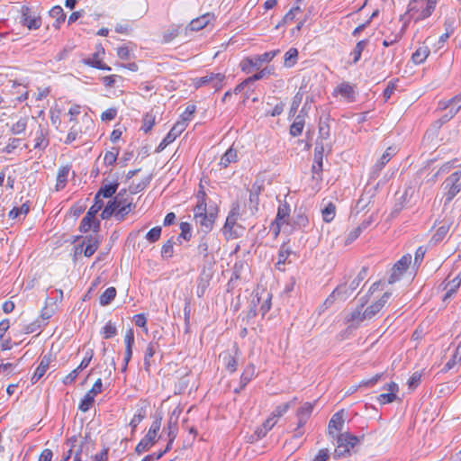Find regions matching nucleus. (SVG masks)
<instances>
[{
    "label": "nucleus",
    "instance_id": "20e7f679",
    "mask_svg": "<svg viewBox=\"0 0 461 461\" xmlns=\"http://www.w3.org/2000/svg\"><path fill=\"white\" fill-rule=\"evenodd\" d=\"M114 199L117 203V207L119 208L116 213V220L122 221L125 219L126 215H128L135 207V203H133V198L128 194L125 189L121 190L115 196Z\"/></svg>",
    "mask_w": 461,
    "mask_h": 461
},
{
    "label": "nucleus",
    "instance_id": "0e129e2a",
    "mask_svg": "<svg viewBox=\"0 0 461 461\" xmlns=\"http://www.w3.org/2000/svg\"><path fill=\"white\" fill-rule=\"evenodd\" d=\"M313 405L311 402H304L302 407L297 411V415H302L305 418H309L312 412Z\"/></svg>",
    "mask_w": 461,
    "mask_h": 461
},
{
    "label": "nucleus",
    "instance_id": "a19ab883",
    "mask_svg": "<svg viewBox=\"0 0 461 461\" xmlns=\"http://www.w3.org/2000/svg\"><path fill=\"white\" fill-rule=\"evenodd\" d=\"M255 374V367L253 365H249L243 371L240 376V389H244L245 386L250 382Z\"/></svg>",
    "mask_w": 461,
    "mask_h": 461
},
{
    "label": "nucleus",
    "instance_id": "cd10ccee",
    "mask_svg": "<svg viewBox=\"0 0 461 461\" xmlns=\"http://www.w3.org/2000/svg\"><path fill=\"white\" fill-rule=\"evenodd\" d=\"M118 210H119V208L117 207L116 201L113 197L112 200H110L107 203V204L103 209V211L101 212V218L103 220H108L112 216H114V218L116 219V213H117Z\"/></svg>",
    "mask_w": 461,
    "mask_h": 461
},
{
    "label": "nucleus",
    "instance_id": "c756f323",
    "mask_svg": "<svg viewBox=\"0 0 461 461\" xmlns=\"http://www.w3.org/2000/svg\"><path fill=\"white\" fill-rule=\"evenodd\" d=\"M158 348V342L151 341L150 343H149L144 355V368L146 371L149 370L151 365V358L155 355Z\"/></svg>",
    "mask_w": 461,
    "mask_h": 461
},
{
    "label": "nucleus",
    "instance_id": "0eeeda50",
    "mask_svg": "<svg viewBox=\"0 0 461 461\" xmlns=\"http://www.w3.org/2000/svg\"><path fill=\"white\" fill-rule=\"evenodd\" d=\"M225 78L226 77L222 73L211 72L200 78H197L195 81V86L198 88L203 86H210L215 91H219L222 88Z\"/></svg>",
    "mask_w": 461,
    "mask_h": 461
},
{
    "label": "nucleus",
    "instance_id": "393cba45",
    "mask_svg": "<svg viewBox=\"0 0 461 461\" xmlns=\"http://www.w3.org/2000/svg\"><path fill=\"white\" fill-rule=\"evenodd\" d=\"M50 363V357L44 356L41 358L40 365L38 366V367L36 368V370L34 371V373L32 376V382L33 384L37 383L44 375V374L46 373V371L49 368Z\"/></svg>",
    "mask_w": 461,
    "mask_h": 461
},
{
    "label": "nucleus",
    "instance_id": "e2e57ef3",
    "mask_svg": "<svg viewBox=\"0 0 461 461\" xmlns=\"http://www.w3.org/2000/svg\"><path fill=\"white\" fill-rule=\"evenodd\" d=\"M421 381V375L419 372H414L408 380L409 389L414 390Z\"/></svg>",
    "mask_w": 461,
    "mask_h": 461
},
{
    "label": "nucleus",
    "instance_id": "c9c22d12",
    "mask_svg": "<svg viewBox=\"0 0 461 461\" xmlns=\"http://www.w3.org/2000/svg\"><path fill=\"white\" fill-rule=\"evenodd\" d=\"M298 50L295 48H290L285 54L284 66L285 68H292L297 63Z\"/></svg>",
    "mask_w": 461,
    "mask_h": 461
},
{
    "label": "nucleus",
    "instance_id": "f8f14e48",
    "mask_svg": "<svg viewBox=\"0 0 461 461\" xmlns=\"http://www.w3.org/2000/svg\"><path fill=\"white\" fill-rule=\"evenodd\" d=\"M99 247V240L96 236L89 235L85 237L82 244L76 248V252H84L86 257H91L95 254Z\"/></svg>",
    "mask_w": 461,
    "mask_h": 461
},
{
    "label": "nucleus",
    "instance_id": "37998d69",
    "mask_svg": "<svg viewBox=\"0 0 461 461\" xmlns=\"http://www.w3.org/2000/svg\"><path fill=\"white\" fill-rule=\"evenodd\" d=\"M296 401V398H294L293 401L288 402L286 403L278 405L271 413V416L274 417L276 420L278 418L282 417L287 411L291 408L292 404Z\"/></svg>",
    "mask_w": 461,
    "mask_h": 461
},
{
    "label": "nucleus",
    "instance_id": "7ed1b4c3",
    "mask_svg": "<svg viewBox=\"0 0 461 461\" xmlns=\"http://www.w3.org/2000/svg\"><path fill=\"white\" fill-rule=\"evenodd\" d=\"M445 204L449 203L461 192V169L455 171L443 182Z\"/></svg>",
    "mask_w": 461,
    "mask_h": 461
},
{
    "label": "nucleus",
    "instance_id": "5fc2aeb1",
    "mask_svg": "<svg viewBox=\"0 0 461 461\" xmlns=\"http://www.w3.org/2000/svg\"><path fill=\"white\" fill-rule=\"evenodd\" d=\"M83 133L82 130L78 128L76 124H74L66 138L65 143L70 144L74 140H76L81 134Z\"/></svg>",
    "mask_w": 461,
    "mask_h": 461
},
{
    "label": "nucleus",
    "instance_id": "ddd939ff",
    "mask_svg": "<svg viewBox=\"0 0 461 461\" xmlns=\"http://www.w3.org/2000/svg\"><path fill=\"white\" fill-rule=\"evenodd\" d=\"M22 23L29 30H37L41 26V18L32 13L29 7H23Z\"/></svg>",
    "mask_w": 461,
    "mask_h": 461
},
{
    "label": "nucleus",
    "instance_id": "338daca9",
    "mask_svg": "<svg viewBox=\"0 0 461 461\" xmlns=\"http://www.w3.org/2000/svg\"><path fill=\"white\" fill-rule=\"evenodd\" d=\"M173 242L171 240H167L161 249V256L163 258H171L173 256Z\"/></svg>",
    "mask_w": 461,
    "mask_h": 461
},
{
    "label": "nucleus",
    "instance_id": "f3484780",
    "mask_svg": "<svg viewBox=\"0 0 461 461\" xmlns=\"http://www.w3.org/2000/svg\"><path fill=\"white\" fill-rule=\"evenodd\" d=\"M119 187V183L115 180L112 183L103 182L100 189L95 196V200H103V198H112Z\"/></svg>",
    "mask_w": 461,
    "mask_h": 461
},
{
    "label": "nucleus",
    "instance_id": "c85d7f7f",
    "mask_svg": "<svg viewBox=\"0 0 461 461\" xmlns=\"http://www.w3.org/2000/svg\"><path fill=\"white\" fill-rule=\"evenodd\" d=\"M309 225V219L308 216L305 214L304 212L302 211V209H299L294 212V215L293 217V226L294 228H306Z\"/></svg>",
    "mask_w": 461,
    "mask_h": 461
},
{
    "label": "nucleus",
    "instance_id": "9b49d317",
    "mask_svg": "<svg viewBox=\"0 0 461 461\" xmlns=\"http://www.w3.org/2000/svg\"><path fill=\"white\" fill-rule=\"evenodd\" d=\"M323 152L324 146L322 143L317 142L314 149V158L312 167V178L321 180V172L323 167Z\"/></svg>",
    "mask_w": 461,
    "mask_h": 461
},
{
    "label": "nucleus",
    "instance_id": "c03bdc74",
    "mask_svg": "<svg viewBox=\"0 0 461 461\" xmlns=\"http://www.w3.org/2000/svg\"><path fill=\"white\" fill-rule=\"evenodd\" d=\"M155 122H156V116L154 114H152L151 113H147L146 114H144V116L142 118L141 130L146 133L149 132V131H151L152 127L154 126Z\"/></svg>",
    "mask_w": 461,
    "mask_h": 461
},
{
    "label": "nucleus",
    "instance_id": "423d86ee",
    "mask_svg": "<svg viewBox=\"0 0 461 461\" xmlns=\"http://www.w3.org/2000/svg\"><path fill=\"white\" fill-rule=\"evenodd\" d=\"M436 2L432 0H416L413 4H411L410 12L411 15L414 16V10L418 13L415 16L416 20H422L431 15L435 9Z\"/></svg>",
    "mask_w": 461,
    "mask_h": 461
},
{
    "label": "nucleus",
    "instance_id": "aec40b11",
    "mask_svg": "<svg viewBox=\"0 0 461 461\" xmlns=\"http://www.w3.org/2000/svg\"><path fill=\"white\" fill-rule=\"evenodd\" d=\"M104 53V49L100 47V49L95 52L91 58L86 59L84 62L86 65H89L93 68L101 69V70H107L110 71L111 68L107 66L106 64L103 63L100 55Z\"/></svg>",
    "mask_w": 461,
    "mask_h": 461
},
{
    "label": "nucleus",
    "instance_id": "bb28decb",
    "mask_svg": "<svg viewBox=\"0 0 461 461\" xmlns=\"http://www.w3.org/2000/svg\"><path fill=\"white\" fill-rule=\"evenodd\" d=\"M238 153L237 150L232 147L227 149V151L221 156L220 160V166L223 168L229 167L230 164L237 162Z\"/></svg>",
    "mask_w": 461,
    "mask_h": 461
},
{
    "label": "nucleus",
    "instance_id": "e433bc0d",
    "mask_svg": "<svg viewBox=\"0 0 461 461\" xmlns=\"http://www.w3.org/2000/svg\"><path fill=\"white\" fill-rule=\"evenodd\" d=\"M116 289L113 286L108 287L99 298L100 304L102 306L109 305L116 296Z\"/></svg>",
    "mask_w": 461,
    "mask_h": 461
},
{
    "label": "nucleus",
    "instance_id": "69168bd1",
    "mask_svg": "<svg viewBox=\"0 0 461 461\" xmlns=\"http://www.w3.org/2000/svg\"><path fill=\"white\" fill-rule=\"evenodd\" d=\"M338 92L341 95L346 96V97H350L354 94L353 87L347 83H343V84L339 85L338 86Z\"/></svg>",
    "mask_w": 461,
    "mask_h": 461
},
{
    "label": "nucleus",
    "instance_id": "680f3d73",
    "mask_svg": "<svg viewBox=\"0 0 461 461\" xmlns=\"http://www.w3.org/2000/svg\"><path fill=\"white\" fill-rule=\"evenodd\" d=\"M26 125H27L26 120L21 119L12 126L11 131L14 134H21L22 132H23L25 131Z\"/></svg>",
    "mask_w": 461,
    "mask_h": 461
},
{
    "label": "nucleus",
    "instance_id": "2f4dec72",
    "mask_svg": "<svg viewBox=\"0 0 461 461\" xmlns=\"http://www.w3.org/2000/svg\"><path fill=\"white\" fill-rule=\"evenodd\" d=\"M305 121L301 116H294V121L291 124L289 133L293 137H298L303 133Z\"/></svg>",
    "mask_w": 461,
    "mask_h": 461
},
{
    "label": "nucleus",
    "instance_id": "9d476101",
    "mask_svg": "<svg viewBox=\"0 0 461 461\" xmlns=\"http://www.w3.org/2000/svg\"><path fill=\"white\" fill-rule=\"evenodd\" d=\"M411 262V256L410 254L402 256L393 267L388 284H393L400 280L401 276L407 270Z\"/></svg>",
    "mask_w": 461,
    "mask_h": 461
},
{
    "label": "nucleus",
    "instance_id": "473e14b6",
    "mask_svg": "<svg viewBox=\"0 0 461 461\" xmlns=\"http://www.w3.org/2000/svg\"><path fill=\"white\" fill-rule=\"evenodd\" d=\"M429 52V49L427 46H420L412 53L411 60L415 64H421L426 60Z\"/></svg>",
    "mask_w": 461,
    "mask_h": 461
},
{
    "label": "nucleus",
    "instance_id": "a18cd8bd",
    "mask_svg": "<svg viewBox=\"0 0 461 461\" xmlns=\"http://www.w3.org/2000/svg\"><path fill=\"white\" fill-rule=\"evenodd\" d=\"M322 219L325 222H330L336 214V206L330 203L328 205L321 211Z\"/></svg>",
    "mask_w": 461,
    "mask_h": 461
},
{
    "label": "nucleus",
    "instance_id": "de8ad7c7",
    "mask_svg": "<svg viewBox=\"0 0 461 461\" xmlns=\"http://www.w3.org/2000/svg\"><path fill=\"white\" fill-rule=\"evenodd\" d=\"M146 417V410L144 408H140L137 411V412L133 415L131 420L130 421V426L132 429V431L136 429L138 425L145 419Z\"/></svg>",
    "mask_w": 461,
    "mask_h": 461
},
{
    "label": "nucleus",
    "instance_id": "58836bf2",
    "mask_svg": "<svg viewBox=\"0 0 461 461\" xmlns=\"http://www.w3.org/2000/svg\"><path fill=\"white\" fill-rule=\"evenodd\" d=\"M239 217V205H236L231 209L229 215L227 216L223 229L225 230H231Z\"/></svg>",
    "mask_w": 461,
    "mask_h": 461
},
{
    "label": "nucleus",
    "instance_id": "4468645a",
    "mask_svg": "<svg viewBox=\"0 0 461 461\" xmlns=\"http://www.w3.org/2000/svg\"><path fill=\"white\" fill-rule=\"evenodd\" d=\"M366 303V300H365L359 307H357L356 310L348 313L346 317V321L348 323L350 324V326H358L361 322L365 321H369V318H366V311L364 308L365 303Z\"/></svg>",
    "mask_w": 461,
    "mask_h": 461
},
{
    "label": "nucleus",
    "instance_id": "6ab92c4d",
    "mask_svg": "<svg viewBox=\"0 0 461 461\" xmlns=\"http://www.w3.org/2000/svg\"><path fill=\"white\" fill-rule=\"evenodd\" d=\"M160 437L151 434L149 431L147 432L145 437L138 443L135 447L137 454L140 455L151 448L153 445L158 441Z\"/></svg>",
    "mask_w": 461,
    "mask_h": 461
},
{
    "label": "nucleus",
    "instance_id": "09e8293b",
    "mask_svg": "<svg viewBox=\"0 0 461 461\" xmlns=\"http://www.w3.org/2000/svg\"><path fill=\"white\" fill-rule=\"evenodd\" d=\"M274 71H275V69H274L273 67H266L263 69H261L260 71H258V73H256L253 76L249 77V81L253 83L255 81L263 79L264 77H268V76L274 74Z\"/></svg>",
    "mask_w": 461,
    "mask_h": 461
},
{
    "label": "nucleus",
    "instance_id": "4be33fe9",
    "mask_svg": "<svg viewBox=\"0 0 461 461\" xmlns=\"http://www.w3.org/2000/svg\"><path fill=\"white\" fill-rule=\"evenodd\" d=\"M344 426V419L341 412H336L329 421L328 432L333 438H336L334 431H341Z\"/></svg>",
    "mask_w": 461,
    "mask_h": 461
},
{
    "label": "nucleus",
    "instance_id": "1a4fd4ad",
    "mask_svg": "<svg viewBox=\"0 0 461 461\" xmlns=\"http://www.w3.org/2000/svg\"><path fill=\"white\" fill-rule=\"evenodd\" d=\"M187 127L185 122H176L168 133L156 149V152L159 153L164 150L170 143H172Z\"/></svg>",
    "mask_w": 461,
    "mask_h": 461
},
{
    "label": "nucleus",
    "instance_id": "a211bd4d",
    "mask_svg": "<svg viewBox=\"0 0 461 461\" xmlns=\"http://www.w3.org/2000/svg\"><path fill=\"white\" fill-rule=\"evenodd\" d=\"M215 219L216 212H209L203 215H194L195 222L201 226L202 230L205 233L212 229Z\"/></svg>",
    "mask_w": 461,
    "mask_h": 461
},
{
    "label": "nucleus",
    "instance_id": "7c9ffc66",
    "mask_svg": "<svg viewBox=\"0 0 461 461\" xmlns=\"http://www.w3.org/2000/svg\"><path fill=\"white\" fill-rule=\"evenodd\" d=\"M76 436L69 438L65 443L63 447V455L59 461H69L71 458L74 459V454L72 448L75 446Z\"/></svg>",
    "mask_w": 461,
    "mask_h": 461
},
{
    "label": "nucleus",
    "instance_id": "6e6552de",
    "mask_svg": "<svg viewBox=\"0 0 461 461\" xmlns=\"http://www.w3.org/2000/svg\"><path fill=\"white\" fill-rule=\"evenodd\" d=\"M102 379L98 378L94 384L93 387L86 393V395L80 402L78 409L83 412H86L87 411H89L95 402V397L102 392Z\"/></svg>",
    "mask_w": 461,
    "mask_h": 461
},
{
    "label": "nucleus",
    "instance_id": "412c9836",
    "mask_svg": "<svg viewBox=\"0 0 461 461\" xmlns=\"http://www.w3.org/2000/svg\"><path fill=\"white\" fill-rule=\"evenodd\" d=\"M179 413L180 411L176 414V410H174L167 420V427L164 428V431H167V438H170V441H174L177 436V420Z\"/></svg>",
    "mask_w": 461,
    "mask_h": 461
},
{
    "label": "nucleus",
    "instance_id": "79ce46f5",
    "mask_svg": "<svg viewBox=\"0 0 461 461\" xmlns=\"http://www.w3.org/2000/svg\"><path fill=\"white\" fill-rule=\"evenodd\" d=\"M367 44H368V40H362L357 43L356 47L354 48V50L351 52V56H353L352 62L354 64L358 62V60L361 58L362 51L367 46Z\"/></svg>",
    "mask_w": 461,
    "mask_h": 461
},
{
    "label": "nucleus",
    "instance_id": "6e6d98bb",
    "mask_svg": "<svg viewBox=\"0 0 461 461\" xmlns=\"http://www.w3.org/2000/svg\"><path fill=\"white\" fill-rule=\"evenodd\" d=\"M118 155L119 150L117 149H113V150L107 151L104 157V164L107 166H113L116 162Z\"/></svg>",
    "mask_w": 461,
    "mask_h": 461
},
{
    "label": "nucleus",
    "instance_id": "f257e3e1",
    "mask_svg": "<svg viewBox=\"0 0 461 461\" xmlns=\"http://www.w3.org/2000/svg\"><path fill=\"white\" fill-rule=\"evenodd\" d=\"M335 438L337 439V447L334 451V457L340 458L349 454L350 449L363 440L364 435L357 437L349 432H344L337 435Z\"/></svg>",
    "mask_w": 461,
    "mask_h": 461
},
{
    "label": "nucleus",
    "instance_id": "ea45409f",
    "mask_svg": "<svg viewBox=\"0 0 461 461\" xmlns=\"http://www.w3.org/2000/svg\"><path fill=\"white\" fill-rule=\"evenodd\" d=\"M210 22V15L205 14L191 21L189 27L191 31H200L203 29Z\"/></svg>",
    "mask_w": 461,
    "mask_h": 461
},
{
    "label": "nucleus",
    "instance_id": "72a5a7b5",
    "mask_svg": "<svg viewBox=\"0 0 461 461\" xmlns=\"http://www.w3.org/2000/svg\"><path fill=\"white\" fill-rule=\"evenodd\" d=\"M95 442L87 437H86L82 439L79 438L78 447H80V449H81L80 451H83V454L86 457L91 458V456H92L91 454L95 449Z\"/></svg>",
    "mask_w": 461,
    "mask_h": 461
},
{
    "label": "nucleus",
    "instance_id": "13d9d810",
    "mask_svg": "<svg viewBox=\"0 0 461 461\" xmlns=\"http://www.w3.org/2000/svg\"><path fill=\"white\" fill-rule=\"evenodd\" d=\"M134 341H135L134 331L131 328L126 331L125 336H124L125 350L132 351Z\"/></svg>",
    "mask_w": 461,
    "mask_h": 461
},
{
    "label": "nucleus",
    "instance_id": "4d7b16f0",
    "mask_svg": "<svg viewBox=\"0 0 461 461\" xmlns=\"http://www.w3.org/2000/svg\"><path fill=\"white\" fill-rule=\"evenodd\" d=\"M180 235L179 238H182L185 240H190L192 237V227L188 222H181L180 223Z\"/></svg>",
    "mask_w": 461,
    "mask_h": 461
},
{
    "label": "nucleus",
    "instance_id": "f03ea898",
    "mask_svg": "<svg viewBox=\"0 0 461 461\" xmlns=\"http://www.w3.org/2000/svg\"><path fill=\"white\" fill-rule=\"evenodd\" d=\"M279 52V50H275L260 55L245 58L240 62V68L243 72L249 74L254 68L258 69L263 63L270 62Z\"/></svg>",
    "mask_w": 461,
    "mask_h": 461
},
{
    "label": "nucleus",
    "instance_id": "8fccbe9b",
    "mask_svg": "<svg viewBox=\"0 0 461 461\" xmlns=\"http://www.w3.org/2000/svg\"><path fill=\"white\" fill-rule=\"evenodd\" d=\"M303 94L301 91H298L293 98L291 107L289 110V117H294L295 113L298 110L299 105L303 101Z\"/></svg>",
    "mask_w": 461,
    "mask_h": 461
},
{
    "label": "nucleus",
    "instance_id": "3c124183",
    "mask_svg": "<svg viewBox=\"0 0 461 461\" xmlns=\"http://www.w3.org/2000/svg\"><path fill=\"white\" fill-rule=\"evenodd\" d=\"M49 144L48 140L45 138L42 130L36 131L34 140V149H44Z\"/></svg>",
    "mask_w": 461,
    "mask_h": 461
},
{
    "label": "nucleus",
    "instance_id": "a878e982",
    "mask_svg": "<svg viewBox=\"0 0 461 461\" xmlns=\"http://www.w3.org/2000/svg\"><path fill=\"white\" fill-rule=\"evenodd\" d=\"M461 285V274H459L456 277H455L450 282H447L444 289L446 290V294L444 295L443 300L447 301L452 297L454 294L456 293L457 289L459 288Z\"/></svg>",
    "mask_w": 461,
    "mask_h": 461
},
{
    "label": "nucleus",
    "instance_id": "4c0bfd02",
    "mask_svg": "<svg viewBox=\"0 0 461 461\" xmlns=\"http://www.w3.org/2000/svg\"><path fill=\"white\" fill-rule=\"evenodd\" d=\"M406 25L403 24L401 30L396 33H391L389 35H385L384 40L383 41V45L384 47H389L395 42H398L403 36Z\"/></svg>",
    "mask_w": 461,
    "mask_h": 461
},
{
    "label": "nucleus",
    "instance_id": "774afa93",
    "mask_svg": "<svg viewBox=\"0 0 461 461\" xmlns=\"http://www.w3.org/2000/svg\"><path fill=\"white\" fill-rule=\"evenodd\" d=\"M108 447H104L99 453L91 456L92 461H107L108 460Z\"/></svg>",
    "mask_w": 461,
    "mask_h": 461
},
{
    "label": "nucleus",
    "instance_id": "f704fd0d",
    "mask_svg": "<svg viewBox=\"0 0 461 461\" xmlns=\"http://www.w3.org/2000/svg\"><path fill=\"white\" fill-rule=\"evenodd\" d=\"M449 230L450 224L447 221L443 222L442 225H440L436 230V232L433 234L431 240L435 244L441 242L447 235Z\"/></svg>",
    "mask_w": 461,
    "mask_h": 461
},
{
    "label": "nucleus",
    "instance_id": "49530a36",
    "mask_svg": "<svg viewBox=\"0 0 461 461\" xmlns=\"http://www.w3.org/2000/svg\"><path fill=\"white\" fill-rule=\"evenodd\" d=\"M102 334L104 339H108L113 338L117 334L115 323L109 321L103 328Z\"/></svg>",
    "mask_w": 461,
    "mask_h": 461
},
{
    "label": "nucleus",
    "instance_id": "052dcab7",
    "mask_svg": "<svg viewBox=\"0 0 461 461\" xmlns=\"http://www.w3.org/2000/svg\"><path fill=\"white\" fill-rule=\"evenodd\" d=\"M160 235H161V227L157 226L148 231V233L146 235V239L149 242L153 243L159 240Z\"/></svg>",
    "mask_w": 461,
    "mask_h": 461
},
{
    "label": "nucleus",
    "instance_id": "39448f33",
    "mask_svg": "<svg viewBox=\"0 0 461 461\" xmlns=\"http://www.w3.org/2000/svg\"><path fill=\"white\" fill-rule=\"evenodd\" d=\"M104 205V203L103 200H95L94 204L89 208L88 212L81 221L79 227L81 232H87L92 228H94L95 230L99 228L100 222L95 221V217L97 212L103 209Z\"/></svg>",
    "mask_w": 461,
    "mask_h": 461
},
{
    "label": "nucleus",
    "instance_id": "dca6fc26",
    "mask_svg": "<svg viewBox=\"0 0 461 461\" xmlns=\"http://www.w3.org/2000/svg\"><path fill=\"white\" fill-rule=\"evenodd\" d=\"M396 154V149L393 147H388L384 153L381 156L379 160L375 163L372 169V176H378L380 171L384 166L390 161V159Z\"/></svg>",
    "mask_w": 461,
    "mask_h": 461
},
{
    "label": "nucleus",
    "instance_id": "5701e85b",
    "mask_svg": "<svg viewBox=\"0 0 461 461\" xmlns=\"http://www.w3.org/2000/svg\"><path fill=\"white\" fill-rule=\"evenodd\" d=\"M290 205L284 202L278 206L277 213L276 216V222L278 224H289V216H290Z\"/></svg>",
    "mask_w": 461,
    "mask_h": 461
},
{
    "label": "nucleus",
    "instance_id": "603ef678",
    "mask_svg": "<svg viewBox=\"0 0 461 461\" xmlns=\"http://www.w3.org/2000/svg\"><path fill=\"white\" fill-rule=\"evenodd\" d=\"M223 360L225 367L228 371L234 373L237 370L238 361L234 356L227 353L224 355Z\"/></svg>",
    "mask_w": 461,
    "mask_h": 461
},
{
    "label": "nucleus",
    "instance_id": "2eb2a0df",
    "mask_svg": "<svg viewBox=\"0 0 461 461\" xmlns=\"http://www.w3.org/2000/svg\"><path fill=\"white\" fill-rule=\"evenodd\" d=\"M391 296L392 293L385 292L378 301L365 308L366 311V318L373 319L384 307Z\"/></svg>",
    "mask_w": 461,
    "mask_h": 461
},
{
    "label": "nucleus",
    "instance_id": "b1692460",
    "mask_svg": "<svg viewBox=\"0 0 461 461\" xmlns=\"http://www.w3.org/2000/svg\"><path fill=\"white\" fill-rule=\"evenodd\" d=\"M69 171H70V167L68 165L64 166L59 169V172L57 175L56 185H55L56 191H60L65 188L67 182H68Z\"/></svg>",
    "mask_w": 461,
    "mask_h": 461
},
{
    "label": "nucleus",
    "instance_id": "864d4df0",
    "mask_svg": "<svg viewBox=\"0 0 461 461\" xmlns=\"http://www.w3.org/2000/svg\"><path fill=\"white\" fill-rule=\"evenodd\" d=\"M50 15L52 18H55L58 23L64 22L66 19V14H65L62 7L59 5L53 6L50 10Z\"/></svg>",
    "mask_w": 461,
    "mask_h": 461
},
{
    "label": "nucleus",
    "instance_id": "bf43d9fd",
    "mask_svg": "<svg viewBox=\"0 0 461 461\" xmlns=\"http://www.w3.org/2000/svg\"><path fill=\"white\" fill-rule=\"evenodd\" d=\"M290 253L291 252L287 249H285L284 246H282L280 248L279 252H278V258H277V262H276V267L278 269L282 270L280 266L285 264Z\"/></svg>",
    "mask_w": 461,
    "mask_h": 461
}]
</instances>
